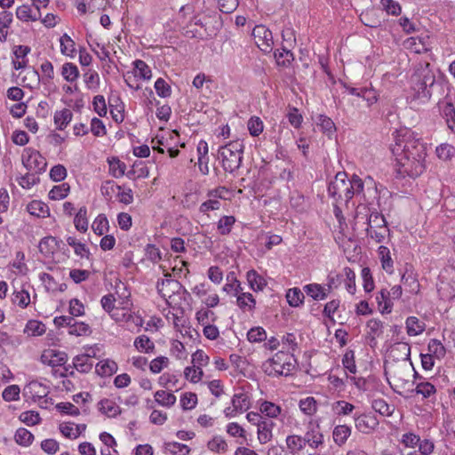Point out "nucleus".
Listing matches in <instances>:
<instances>
[{
    "label": "nucleus",
    "instance_id": "2f4dec72",
    "mask_svg": "<svg viewBox=\"0 0 455 455\" xmlns=\"http://www.w3.org/2000/svg\"><path fill=\"white\" fill-rule=\"evenodd\" d=\"M231 403L238 412L245 411L250 408V398L244 393L235 394Z\"/></svg>",
    "mask_w": 455,
    "mask_h": 455
},
{
    "label": "nucleus",
    "instance_id": "aec40b11",
    "mask_svg": "<svg viewBox=\"0 0 455 455\" xmlns=\"http://www.w3.org/2000/svg\"><path fill=\"white\" fill-rule=\"evenodd\" d=\"M305 443L311 447L317 448L323 443V435L321 433L319 426L313 427L304 435Z\"/></svg>",
    "mask_w": 455,
    "mask_h": 455
},
{
    "label": "nucleus",
    "instance_id": "5701e85b",
    "mask_svg": "<svg viewBox=\"0 0 455 455\" xmlns=\"http://www.w3.org/2000/svg\"><path fill=\"white\" fill-rule=\"evenodd\" d=\"M73 114L70 109L63 108L62 110L56 111L54 114V124L57 125L58 130H64L71 122Z\"/></svg>",
    "mask_w": 455,
    "mask_h": 455
},
{
    "label": "nucleus",
    "instance_id": "37998d69",
    "mask_svg": "<svg viewBox=\"0 0 455 455\" xmlns=\"http://www.w3.org/2000/svg\"><path fill=\"white\" fill-rule=\"evenodd\" d=\"M360 20L363 25L372 28H379L381 25V20L377 17L374 11H366L362 12Z\"/></svg>",
    "mask_w": 455,
    "mask_h": 455
},
{
    "label": "nucleus",
    "instance_id": "4c0bfd02",
    "mask_svg": "<svg viewBox=\"0 0 455 455\" xmlns=\"http://www.w3.org/2000/svg\"><path fill=\"white\" fill-rule=\"evenodd\" d=\"M134 347L145 353H151L155 349V344L147 335H140L134 340Z\"/></svg>",
    "mask_w": 455,
    "mask_h": 455
},
{
    "label": "nucleus",
    "instance_id": "4be33fe9",
    "mask_svg": "<svg viewBox=\"0 0 455 455\" xmlns=\"http://www.w3.org/2000/svg\"><path fill=\"white\" fill-rule=\"evenodd\" d=\"M246 277L250 288L254 291H263L267 285L266 280L254 269L249 270L247 272Z\"/></svg>",
    "mask_w": 455,
    "mask_h": 455
},
{
    "label": "nucleus",
    "instance_id": "79ce46f5",
    "mask_svg": "<svg viewBox=\"0 0 455 455\" xmlns=\"http://www.w3.org/2000/svg\"><path fill=\"white\" fill-rule=\"evenodd\" d=\"M108 220L105 214H100L92 222V228L97 235H102L108 230Z\"/></svg>",
    "mask_w": 455,
    "mask_h": 455
},
{
    "label": "nucleus",
    "instance_id": "f257e3e1",
    "mask_svg": "<svg viewBox=\"0 0 455 455\" xmlns=\"http://www.w3.org/2000/svg\"><path fill=\"white\" fill-rule=\"evenodd\" d=\"M391 151L395 156L396 178L419 177L425 171L426 144L409 129L395 132Z\"/></svg>",
    "mask_w": 455,
    "mask_h": 455
},
{
    "label": "nucleus",
    "instance_id": "412c9836",
    "mask_svg": "<svg viewBox=\"0 0 455 455\" xmlns=\"http://www.w3.org/2000/svg\"><path fill=\"white\" fill-rule=\"evenodd\" d=\"M99 411L108 417H116L121 413V408L112 400L102 399L98 403Z\"/></svg>",
    "mask_w": 455,
    "mask_h": 455
},
{
    "label": "nucleus",
    "instance_id": "6e6d98bb",
    "mask_svg": "<svg viewBox=\"0 0 455 455\" xmlns=\"http://www.w3.org/2000/svg\"><path fill=\"white\" fill-rule=\"evenodd\" d=\"M380 4L388 15L398 16L402 12L400 4L395 0H380Z\"/></svg>",
    "mask_w": 455,
    "mask_h": 455
},
{
    "label": "nucleus",
    "instance_id": "13d9d810",
    "mask_svg": "<svg viewBox=\"0 0 455 455\" xmlns=\"http://www.w3.org/2000/svg\"><path fill=\"white\" fill-rule=\"evenodd\" d=\"M366 327L369 330L367 335L379 337L383 333L384 323L379 319L372 318L367 322Z\"/></svg>",
    "mask_w": 455,
    "mask_h": 455
},
{
    "label": "nucleus",
    "instance_id": "cd10ccee",
    "mask_svg": "<svg viewBox=\"0 0 455 455\" xmlns=\"http://www.w3.org/2000/svg\"><path fill=\"white\" fill-rule=\"evenodd\" d=\"M275 59L276 64L282 67H288L291 62L294 60L293 53L291 50L286 47H282V49H277L275 53Z\"/></svg>",
    "mask_w": 455,
    "mask_h": 455
},
{
    "label": "nucleus",
    "instance_id": "09e8293b",
    "mask_svg": "<svg viewBox=\"0 0 455 455\" xmlns=\"http://www.w3.org/2000/svg\"><path fill=\"white\" fill-rule=\"evenodd\" d=\"M290 204L299 212H305L307 208L305 196L298 191H294L291 194Z\"/></svg>",
    "mask_w": 455,
    "mask_h": 455
},
{
    "label": "nucleus",
    "instance_id": "774afa93",
    "mask_svg": "<svg viewBox=\"0 0 455 455\" xmlns=\"http://www.w3.org/2000/svg\"><path fill=\"white\" fill-rule=\"evenodd\" d=\"M20 389L18 385H11L4 388L2 396L4 401L12 402L20 399Z\"/></svg>",
    "mask_w": 455,
    "mask_h": 455
},
{
    "label": "nucleus",
    "instance_id": "49530a36",
    "mask_svg": "<svg viewBox=\"0 0 455 455\" xmlns=\"http://www.w3.org/2000/svg\"><path fill=\"white\" fill-rule=\"evenodd\" d=\"M316 400L314 397L307 396V398L299 401V407L306 415L312 416L316 412Z\"/></svg>",
    "mask_w": 455,
    "mask_h": 455
},
{
    "label": "nucleus",
    "instance_id": "0eeeda50",
    "mask_svg": "<svg viewBox=\"0 0 455 455\" xmlns=\"http://www.w3.org/2000/svg\"><path fill=\"white\" fill-rule=\"evenodd\" d=\"M251 36L254 38L257 46L265 53H269L273 51L274 40L272 32L264 25H256Z\"/></svg>",
    "mask_w": 455,
    "mask_h": 455
},
{
    "label": "nucleus",
    "instance_id": "e433bc0d",
    "mask_svg": "<svg viewBox=\"0 0 455 455\" xmlns=\"http://www.w3.org/2000/svg\"><path fill=\"white\" fill-rule=\"evenodd\" d=\"M109 172L115 178H120L124 175L126 164L120 161L117 157L108 159Z\"/></svg>",
    "mask_w": 455,
    "mask_h": 455
},
{
    "label": "nucleus",
    "instance_id": "3c124183",
    "mask_svg": "<svg viewBox=\"0 0 455 455\" xmlns=\"http://www.w3.org/2000/svg\"><path fill=\"white\" fill-rule=\"evenodd\" d=\"M286 444L291 453L301 451L306 445L304 437L296 435H288L286 438Z\"/></svg>",
    "mask_w": 455,
    "mask_h": 455
},
{
    "label": "nucleus",
    "instance_id": "f8f14e48",
    "mask_svg": "<svg viewBox=\"0 0 455 455\" xmlns=\"http://www.w3.org/2000/svg\"><path fill=\"white\" fill-rule=\"evenodd\" d=\"M60 244H63L62 241L57 240L56 237L48 235L42 238L39 242V251L45 257H50L54 254L57 249H60Z\"/></svg>",
    "mask_w": 455,
    "mask_h": 455
},
{
    "label": "nucleus",
    "instance_id": "f03ea898",
    "mask_svg": "<svg viewBox=\"0 0 455 455\" xmlns=\"http://www.w3.org/2000/svg\"><path fill=\"white\" fill-rule=\"evenodd\" d=\"M411 89L413 100L426 103L432 96H447L450 85L443 76H435V71L428 62H420L415 67L411 77Z\"/></svg>",
    "mask_w": 455,
    "mask_h": 455
},
{
    "label": "nucleus",
    "instance_id": "dca6fc26",
    "mask_svg": "<svg viewBox=\"0 0 455 455\" xmlns=\"http://www.w3.org/2000/svg\"><path fill=\"white\" fill-rule=\"evenodd\" d=\"M274 427L275 423L270 419H264L258 423V439L261 444H265L272 439Z\"/></svg>",
    "mask_w": 455,
    "mask_h": 455
},
{
    "label": "nucleus",
    "instance_id": "052dcab7",
    "mask_svg": "<svg viewBox=\"0 0 455 455\" xmlns=\"http://www.w3.org/2000/svg\"><path fill=\"white\" fill-rule=\"evenodd\" d=\"M247 126L250 134L253 137L259 136L263 132L264 128L263 122L258 116L251 117L248 121Z\"/></svg>",
    "mask_w": 455,
    "mask_h": 455
},
{
    "label": "nucleus",
    "instance_id": "7c9ffc66",
    "mask_svg": "<svg viewBox=\"0 0 455 455\" xmlns=\"http://www.w3.org/2000/svg\"><path fill=\"white\" fill-rule=\"evenodd\" d=\"M74 225L77 231L85 233L88 229L87 209L85 206L81 207L74 219Z\"/></svg>",
    "mask_w": 455,
    "mask_h": 455
},
{
    "label": "nucleus",
    "instance_id": "bf43d9fd",
    "mask_svg": "<svg viewBox=\"0 0 455 455\" xmlns=\"http://www.w3.org/2000/svg\"><path fill=\"white\" fill-rule=\"evenodd\" d=\"M197 404V396L195 393L187 392L180 397V405L184 411L192 410Z\"/></svg>",
    "mask_w": 455,
    "mask_h": 455
},
{
    "label": "nucleus",
    "instance_id": "864d4df0",
    "mask_svg": "<svg viewBox=\"0 0 455 455\" xmlns=\"http://www.w3.org/2000/svg\"><path fill=\"white\" fill-rule=\"evenodd\" d=\"M260 412L268 418H276L281 413V408L275 403L265 401L260 405Z\"/></svg>",
    "mask_w": 455,
    "mask_h": 455
},
{
    "label": "nucleus",
    "instance_id": "a878e982",
    "mask_svg": "<svg viewBox=\"0 0 455 455\" xmlns=\"http://www.w3.org/2000/svg\"><path fill=\"white\" fill-rule=\"evenodd\" d=\"M95 371L101 377L111 376L117 371V364L112 360L101 361L96 364Z\"/></svg>",
    "mask_w": 455,
    "mask_h": 455
},
{
    "label": "nucleus",
    "instance_id": "393cba45",
    "mask_svg": "<svg viewBox=\"0 0 455 455\" xmlns=\"http://www.w3.org/2000/svg\"><path fill=\"white\" fill-rule=\"evenodd\" d=\"M406 331L409 336H417L425 331V323L416 316H409L405 322Z\"/></svg>",
    "mask_w": 455,
    "mask_h": 455
},
{
    "label": "nucleus",
    "instance_id": "603ef678",
    "mask_svg": "<svg viewBox=\"0 0 455 455\" xmlns=\"http://www.w3.org/2000/svg\"><path fill=\"white\" fill-rule=\"evenodd\" d=\"M372 409L382 416H391L394 409L384 400L375 399L371 403Z\"/></svg>",
    "mask_w": 455,
    "mask_h": 455
},
{
    "label": "nucleus",
    "instance_id": "7ed1b4c3",
    "mask_svg": "<svg viewBox=\"0 0 455 455\" xmlns=\"http://www.w3.org/2000/svg\"><path fill=\"white\" fill-rule=\"evenodd\" d=\"M297 365V359L292 354L278 351L262 364L263 371L272 377L289 376Z\"/></svg>",
    "mask_w": 455,
    "mask_h": 455
},
{
    "label": "nucleus",
    "instance_id": "9b49d317",
    "mask_svg": "<svg viewBox=\"0 0 455 455\" xmlns=\"http://www.w3.org/2000/svg\"><path fill=\"white\" fill-rule=\"evenodd\" d=\"M67 361L68 355L62 351L48 350L41 355V362L52 367L65 365Z\"/></svg>",
    "mask_w": 455,
    "mask_h": 455
},
{
    "label": "nucleus",
    "instance_id": "338daca9",
    "mask_svg": "<svg viewBox=\"0 0 455 455\" xmlns=\"http://www.w3.org/2000/svg\"><path fill=\"white\" fill-rule=\"evenodd\" d=\"M155 89L157 95L161 98H167L172 94L171 86L161 77L155 82Z\"/></svg>",
    "mask_w": 455,
    "mask_h": 455
},
{
    "label": "nucleus",
    "instance_id": "bb28decb",
    "mask_svg": "<svg viewBox=\"0 0 455 455\" xmlns=\"http://www.w3.org/2000/svg\"><path fill=\"white\" fill-rule=\"evenodd\" d=\"M236 302L238 307L243 311L247 309L252 312L255 309L256 300L250 292H241L240 295L237 296Z\"/></svg>",
    "mask_w": 455,
    "mask_h": 455
},
{
    "label": "nucleus",
    "instance_id": "4d7b16f0",
    "mask_svg": "<svg viewBox=\"0 0 455 455\" xmlns=\"http://www.w3.org/2000/svg\"><path fill=\"white\" fill-rule=\"evenodd\" d=\"M207 447L212 451L215 452H226L228 451V443L226 441L219 435L214 436L207 443Z\"/></svg>",
    "mask_w": 455,
    "mask_h": 455
},
{
    "label": "nucleus",
    "instance_id": "a18cd8bd",
    "mask_svg": "<svg viewBox=\"0 0 455 455\" xmlns=\"http://www.w3.org/2000/svg\"><path fill=\"white\" fill-rule=\"evenodd\" d=\"M12 301L21 308H25L30 303L28 291L25 289L15 291L12 295Z\"/></svg>",
    "mask_w": 455,
    "mask_h": 455
},
{
    "label": "nucleus",
    "instance_id": "20e7f679",
    "mask_svg": "<svg viewBox=\"0 0 455 455\" xmlns=\"http://www.w3.org/2000/svg\"><path fill=\"white\" fill-rule=\"evenodd\" d=\"M243 143L242 140H233L218 149V159L225 172H234L238 170L243 161Z\"/></svg>",
    "mask_w": 455,
    "mask_h": 455
},
{
    "label": "nucleus",
    "instance_id": "2eb2a0df",
    "mask_svg": "<svg viewBox=\"0 0 455 455\" xmlns=\"http://www.w3.org/2000/svg\"><path fill=\"white\" fill-rule=\"evenodd\" d=\"M46 387L37 381H31L23 389L24 396L34 401L47 395Z\"/></svg>",
    "mask_w": 455,
    "mask_h": 455
},
{
    "label": "nucleus",
    "instance_id": "58836bf2",
    "mask_svg": "<svg viewBox=\"0 0 455 455\" xmlns=\"http://www.w3.org/2000/svg\"><path fill=\"white\" fill-rule=\"evenodd\" d=\"M235 223V218L234 216H223L221 217L218 223L217 228L220 235H226L230 234L232 230L233 225Z\"/></svg>",
    "mask_w": 455,
    "mask_h": 455
},
{
    "label": "nucleus",
    "instance_id": "8fccbe9b",
    "mask_svg": "<svg viewBox=\"0 0 455 455\" xmlns=\"http://www.w3.org/2000/svg\"><path fill=\"white\" fill-rule=\"evenodd\" d=\"M70 187L68 183L54 186L49 192V198L52 200H60L65 198L69 192Z\"/></svg>",
    "mask_w": 455,
    "mask_h": 455
},
{
    "label": "nucleus",
    "instance_id": "a19ab883",
    "mask_svg": "<svg viewBox=\"0 0 455 455\" xmlns=\"http://www.w3.org/2000/svg\"><path fill=\"white\" fill-rule=\"evenodd\" d=\"M61 75L66 81L73 83L78 78L79 70L75 64L68 62L62 66Z\"/></svg>",
    "mask_w": 455,
    "mask_h": 455
},
{
    "label": "nucleus",
    "instance_id": "f704fd0d",
    "mask_svg": "<svg viewBox=\"0 0 455 455\" xmlns=\"http://www.w3.org/2000/svg\"><path fill=\"white\" fill-rule=\"evenodd\" d=\"M46 331L45 325L37 320H29L25 327L24 332L29 336H41Z\"/></svg>",
    "mask_w": 455,
    "mask_h": 455
},
{
    "label": "nucleus",
    "instance_id": "39448f33",
    "mask_svg": "<svg viewBox=\"0 0 455 455\" xmlns=\"http://www.w3.org/2000/svg\"><path fill=\"white\" fill-rule=\"evenodd\" d=\"M350 182L345 172H338L334 179L330 181L327 188L329 196L333 198L337 204L348 203L352 199L350 195Z\"/></svg>",
    "mask_w": 455,
    "mask_h": 455
},
{
    "label": "nucleus",
    "instance_id": "69168bd1",
    "mask_svg": "<svg viewBox=\"0 0 455 455\" xmlns=\"http://www.w3.org/2000/svg\"><path fill=\"white\" fill-rule=\"evenodd\" d=\"M20 420L28 426H35L41 421V418L38 412L33 411H28L22 412L20 417Z\"/></svg>",
    "mask_w": 455,
    "mask_h": 455
},
{
    "label": "nucleus",
    "instance_id": "e2e57ef3",
    "mask_svg": "<svg viewBox=\"0 0 455 455\" xmlns=\"http://www.w3.org/2000/svg\"><path fill=\"white\" fill-rule=\"evenodd\" d=\"M428 351L430 355H432L433 356L435 355L437 358L443 357L446 353L442 342L435 339H430L428 343Z\"/></svg>",
    "mask_w": 455,
    "mask_h": 455
},
{
    "label": "nucleus",
    "instance_id": "ddd939ff",
    "mask_svg": "<svg viewBox=\"0 0 455 455\" xmlns=\"http://www.w3.org/2000/svg\"><path fill=\"white\" fill-rule=\"evenodd\" d=\"M303 291L314 300H323L331 291V284L329 288H324L316 283H308L303 287Z\"/></svg>",
    "mask_w": 455,
    "mask_h": 455
},
{
    "label": "nucleus",
    "instance_id": "ea45409f",
    "mask_svg": "<svg viewBox=\"0 0 455 455\" xmlns=\"http://www.w3.org/2000/svg\"><path fill=\"white\" fill-rule=\"evenodd\" d=\"M156 402L165 407L172 406L176 402V396L172 393H167L164 390H158L155 393Z\"/></svg>",
    "mask_w": 455,
    "mask_h": 455
},
{
    "label": "nucleus",
    "instance_id": "5fc2aeb1",
    "mask_svg": "<svg viewBox=\"0 0 455 455\" xmlns=\"http://www.w3.org/2000/svg\"><path fill=\"white\" fill-rule=\"evenodd\" d=\"M247 339L250 342H261L267 339V332L262 327H252L247 332Z\"/></svg>",
    "mask_w": 455,
    "mask_h": 455
},
{
    "label": "nucleus",
    "instance_id": "f3484780",
    "mask_svg": "<svg viewBox=\"0 0 455 455\" xmlns=\"http://www.w3.org/2000/svg\"><path fill=\"white\" fill-rule=\"evenodd\" d=\"M391 354L396 360L407 361L411 358V346L407 342L396 339L391 347Z\"/></svg>",
    "mask_w": 455,
    "mask_h": 455
},
{
    "label": "nucleus",
    "instance_id": "473e14b6",
    "mask_svg": "<svg viewBox=\"0 0 455 455\" xmlns=\"http://www.w3.org/2000/svg\"><path fill=\"white\" fill-rule=\"evenodd\" d=\"M14 440L19 445L28 447L33 443L34 435L28 429L20 427L15 432Z\"/></svg>",
    "mask_w": 455,
    "mask_h": 455
},
{
    "label": "nucleus",
    "instance_id": "b1692460",
    "mask_svg": "<svg viewBox=\"0 0 455 455\" xmlns=\"http://www.w3.org/2000/svg\"><path fill=\"white\" fill-rule=\"evenodd\" d=\"M304 299L303 291L298 287L291 288L286 292L287 302L292 307H298L303 305Z\"/></svg>",
    "mask_w": 455,
    "mask_h": 455
},
{
    "label": "nucleus",
    "instance_id": "a211bd4d",
    "mask_svg": "<svg viewBox=\"0 0 455 455\" xmlns=\"http://www.w3.org/2000/svg\"><path fill=\"white\" fill-rule=\"evenodd\" d=\"M92 355L82 354L73 358V367L81 373H88L92 369Z\"/></svg>",
    "mask_w": 455,
    "mask_h": 455
},
{
    "label": "nucleus",
    "instance_id": "c9c22d12",
    "mask_svg": "<svg viewBox=\"0 0 455 455\" xmlns=\"http://www.w3.org/2000/svg\"><path fill=\"white\" fill-rule=\"evenodd\" d=\"M134 76H139L144 80H149L152 76L151 68L141 60H136L134 62Z\"/></svg>",
    "mask_w": 455,
    "mask_h": 455
},
{
    "label": "nucleus",
    "instance_id": "680f3d73",
    "mask_svg": "<svg viewBox=\"0 0 455 455\" xmlns=\"http://www.w3.org/2000/svg\"><path fill=\"white\" fill-rule=\"evenodd\" d=\"M415 392L424 398H428L436 392L435 386L430 382H419L415 387Z\"/></svg>",
    "mask_w": 455,
    "mask_h": 455
},
{
    "label": "nucleus",
    "instance_id": "c756f323",
    "mask_svg": "<svg viewBox=\"0 0 455 455\" xmlns=\"http://www.w3.org/2000/svg\"><path fill=\"white\" fill-rule=\"evenodd\" d=\"M66 240L68 244L74 248V251L77 256L80 258H90L91 252L85 243L78 242L74 236H68Z\"/></svg>",
    "mask_w": 455,
    "mask_h": 455
},
{
    "label": "nucleus",
    "instance_id": "c85d7f7f",
    "mask_svg": "<svg viewBox=\"0 0 455 455\" xmlns=\"http://www.w3.org/2000/svg\"><path fill=\"white\" fill-rule=\"evenodd\" d=\"M350 435L351 428L346 425H339L335 427L332 432L333 440L339 446L343 445Z\"/></svg>",
    "mask_w": 455,
    "mask_h": 455
},
{
    "label": "nucleus",
    "instance_id": "72a5a7b5",
    "mask_svg": "<svg viewBox=\"0 0 455 455\" xmlns=\"http://www.w3.org/2000/svg\"><path fill=\"white\" fill-rule=\"evenodd\" d=\"M378 254L383 269L387 272H391L393 269V259L389 249L387 246L380 245L378 249Z\"/></svg>",
    "mask_w": 455,
    "mask_h": 455
},
{
    "label": "nucleus",
    "instance_id": "c03bdc74",
    "mask_svg": "<svg viewBox=\"0 0 455 455\" xmlns=\"http://www.w3.org/2000/svg\"><path fill=\"white\" fill-rule=\"evenodd\" d=\"M60 52L63 55L73 57L76 49H75V42L71 39V37L68 34H64L60 39Z\"/></svg>",
    "mask_w": 455,
    "mask_h": 455
},
{
    "label": "nucleus",
    "instance_id": "0e129e2a",
    "mask_svg": "<svg viewBox=\"0 0 455 455\" xmlns=\"http://www.w3.org/2000/svg\"><path fill=\"white\" fill-rule=\"evenodd\" d=\"M342 364L344 368L347 369L350 373L355 374L356 372L354 350H347L342 358Z\"/></svg>",
    "mask_w": 455,
    "mask_h": 455
},
{
    "label": "nucleus",
    "instance_id": "423d86ee",
    "mask_svg": "<svg viewBox=\"0 0 455 455\" xmlns=\"http://www.w3.org/2000/svg\"><path fill=\"white\" fill-rule=\"evenodd\" d=\"M21 160L25 168L29 172H34L36 174H40L46 170V159L39 153V151L34 148H25Z\"/></svg>",
    "mask_w": 455,
    "mask_h": 455
},
{
    "label": "nucleus",
    "instance_id": "de8ad7c7",
    "mask_svg": "<svg viewBox=\"0 0 455 455\" xmlns=\"http://www.w3.org/2000/svg\"><path fill=\"white\" fill-rule=\"evenodd\" d=\"M435 152L438 158L443 161H449L455 157V148L448 143L438 146Z\"/></svg>",
    "mask_w": 455,
    "mask_h": 455
},
{
    "label": "nucleus",
    "instance_id": "4468645a",
    "mask_svg": "<svg viewBox=\"0 0 455 455\" xmlns=\"http://www.w3.org/2000/svg\"><path fill=\"white\" fill-rule=\"evenodd\" d=\"M31 48L28 45H16L13 47V55L15 60H12L14 69L19 70L25 68L28 65V54L30 52Z\"/></svg>",
    "mask_w": 455,
    "mask_h": 455
},
{
    "label": "nucleus",
    "instance_id": "9d476101",
    "mask_svg": "<svg viewBox=\"0 0 455 455\" xmlns=\"http://www.w3.org/2000/svg\"><path fill=\"white\" fill-rule=\"evenodd\" d=\"M401 281L404 285L406 291L412 294H418L419 291V283L417 274L414 272L411 265L406 264L404 273L402 275Z\"/></svg>",
    "mask_w": 455,
    "mask_h": 455
},
{
    "label": "nucleus",
    "instance_id": "1a4fd4ad",
    "mask_svg": "<svg viewBox=\"0 0 455 455\" xmlns=\"http://www.w3.org/2000/svg\"><path fill=\"white\" fill-rule=\"evenodd\" d=\"M355 424L358 431L369 434L379 426V420L372 413L355 415Z\"/></svg>",
    "mask_w": 455,
    "mask_h": 455
},
{
    "label": "nucleus",
    "instance_id": "6e6552de",
    "mask_svg": "<svg viewBox=\"0 0 455 455\" xmlns=\"http://www.w3.org/2000/svg\"><path fill=\"white\" fill-rule=\"evenodd\" d=\"M362 209L365 211L363 216H361V208L358 207L355 218L356 222H358L360 219L363 220L365 217V224L367 225L365 231H371L374 228H387V220L381 213L376 211L371 212L370 209H367L365 206H363Z\"/></svg>",
    "mask_w": 455,
    "mask_h": 455
},
{
    "label": "nucleus",
    "instance_id": "6ab92c4d",
    "mask_svg": "<svg viewBox=\"0 0 455 455\" xmlns=\"http://www.w3.org/2000/svg\"><path fill=\"white\" fill-rule=\"evenodd\" d=\"M27 211L33 216L47 218L50 216L49 206L39 200H33L27 205Z\"/></svg>",
    "mask_w": 455,
    "mask_h": 455
}]
</instances>
